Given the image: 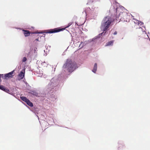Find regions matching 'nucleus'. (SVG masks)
Segmentation results:
<instances>
[{"label": "nucleus", "instance_id": "obj_15", "mask_svg": "<svg viewBox=\"0 0 150 150\" xmlns=\"http://www.w3.org/2000/svg\"><path fill=\"white\" fill-rule=\"evenodd\" d=\"M27 60V59L25 57H24L23 58V59L22 60V62H25Z\"/></svg>", "mask_w": 150, "mask_h": 150}, {"label": "nucleus", "instance_id": "obj_18", "mask_svg": "<svg viewBox=\"0 0 150 150\" xmlns=\"http://www.w3.org/2000/svg\"><path fill=\"white\" fill-rule=\"evenodd\" d=\"M103 34V32L102 33H100V34L99 35V37H100V36H101L102 35V34Z\"/></svg>", "mask_w": 150, "mask_h": 150}, {"label": "nucleus", "instance_id": "obj_9", "mask_svg": "<svg viewBox=\"0 0 150 150\" xmlns=\"http://www.w3.org/2000/svg\"><path fill=\"white\" fill-rule=\"evenodd\" d=\"M148 35H147L146 33L144 31H142V33L141 34V35L139 36V38L140 37V38H142L143 39H145V40H146L147 41L148 40L147 39L146 40L145 39V37L146 36H147Z\"/></svg>", "mask_w": 150, "mask_h": 150}, {"label": "nucleus", "instance_id": "obj_1", "mask_svg": "<svg viewBox=\"0 0 150 150\" xmlns=\"http://www.w3.org/2000/svg\"><path fill=\"white\" fill-rule=\"evenodd\" d=\"M63 67L66 69L69 72L71 73L77 68V64L71 60L67 59Z\"/></svg>", "mask_w": 150, "mask_h": 150}, {"label": "nucleus", "instance_id": "obj_16", "mask_svg": "<svg viewBox=\"0 0 150 150\" xmlns=\"http://www.w3.org/2000/svg\"><path fill=\"white\" fill-rule=\"evenodd\" d=\"M147 49L148 51L150 52V44L147 47Z\"/></svg>", "mask_w": 150, "mask_h": 150}, {"label": "nucleus", "instance_id": "obj_8", "mask_svg": "<svg viewBox=\"0 0 150 150\" xmlns=\"http://www.w3.org/2000/svg\"><path fill=\"white\" fill-rule=\"evenodd\" d=\"M134 23L135 24V25L136 26L137 28H139V29H142L141 27L138 28L137 26L138 25L141 26L143 25V22H141V21L137 20H135V21H134Z\"/></svg>", "mask_w": 150, "mask_h": 150}, {"label": "nucleus", "instance_id": "obj_10", "mask_svg": "<svg viewBox=\"0 0 150 150\" xmlns=\"http://www.w3.org/2000/svg\"><path fill=\"white\" fill-rule=\"evenodd\" d=\"M23 31L24 32L23 33L25 37H27L30 35V33L29 30H23Z\"/></svg>", "mask_w": 150, "mask_h": 150}, {"label": "nucleus", "instance_id": "obj_19", "mask_svg": "<svg viewBox=\"0 0 150 150\" xmlns=\"http://www.w3.org/2000/svg\"><path fill=\"white\" fill-rule=\"evenodd\" d=\"M117 32L116 31H115L114 32V33H113V34L114 35H116L117 34Z\"/></svg>", "mask_w": 150, "mask_h": 150}, {"label": "nucleus", "instance_id": "obj_12", "mask_svg": "<svg viewBox=\"0 0 150 150\" xmlns=\"http://www.w3.org/2000/svg\"><path fill=\"white\" fill-rule=\"evenodd\" d=\"M114 41V40H111L108 42L106 43L105 46H107L112 45L113 44Z\"/></svg>", "mask_w": 150, "mask_h": 150}, {"label": "nucleus", "instance_id": "obj_20", "mask_svg": "<svg viewBox=\"0 0 150 150\" xmlns=\"http://www.w3.org/2000/svg\"><path fill=\"white\" fill-rule=\"evenodd\" d=\"M35 40L38 41V39H36Z\"/></svg>", "mask_w": 150, "mask_h": 150}, {"label": "nucleus", "instance_id": "obj_3", "mask_svg": "<svg viewBox=\"0 0 150 150\" xmlns=\"http://www.w3.org/2000/svg\"><path fill=\"white\" fill-rule=\"evenodd\" d=\"M72 22H70L68 24L67 26L64 28H54V29L47 30L46 33H52L63 31L65 30L66 28L69 27L72 24Z\"/></svg>", "mask_w": 150, "mask_h": 150}, {"label": "nucleus", "instance_id": "obj_7", "mask_svg": "<svg viewBox=\"0 0 150 150\" xmlns=\"http://www.w3.org/2000/svg\"><path fill=\"white\" fill-rule=\"evenodd\" d=\"M126 15V14L125 13H123V12L120 13L119 14L118 17H116L115 19H116L117 21H119L120 20L124 19V18L123 17L122 18V16H125Z\"/></svg>", "mask_w": 150, "mask_h": 150}, {"label": "nucleus", "instance_id": "obj_13", "mask_svg": "<svg viewBox=\"0 0 150 150\" xmlns=\"http://www.w3.org/2000/svg\"><path fill=\"white\" fill-rule=\"evenodd\" d=\"M97 64L96 63L95 64L92 71L94 73H95L97 70Z\"/></svg>", "mask_w": 150, "mask_h": 150}, {"label": "nucleus", "instance_id": "obj_4", "mask_svg": "<svg viewBox=\"0 0 150 150\" xmlns=\"http://www.w3.org/2000/svg\"><path fill=\"white\" fill-rule=\"evenodd\" d=\"M21 99L23 101L25 102L29 106L33 107V103L31 102L29 99H28L26 97L23 96H21Z\"/></svg>", "mask_w": 150, "mask_h": 150}, {"label": "nucleus", "instance_id": "obj_5", "mask_svg": "<svg viewBox=\"0 0 150 150\" xmlns=\"http://www.w3.org/2000/svg\"><path fill=\"white\" fill-rule=\"evenodd\" d=\"M25 73V69H24L23 70L21 71L20 73L18 75V80H20L23 79L24 77Z\"/></svg>", "mask_w": 150, "mask_h": 150}, {"label": "nucleus", "instance_id": "obj_2", "mask_svg": "<svg viewBox=\"0 0 150 150\" xmlns=\"http://www.w3.org/2000/svg\"><path fill=\"white\" fill-rule=\"evenodd\" d=\"M113 21L112 18L109 16H107L103 18L101 24V27L103 28L104 31L108 29Z\"/></svg>", "mask_w": 150, "mask_h": 150}, {"label": "nucleus", "instance_id": "obj_14", "mask_svg": "<svg viewBox=\"0 0 150 150\" xmlns=\"http://www.w3.org/2000/svg\"><path fill=\"white\" fill-rule=\"evenodd\" d=\"M1 78H2L5 79H7L6 74H0Z\"/></svg>", "mask_w": 150, "mask_h": 150}, {"label": "nucleus", "instance_id": "obj_11", "mask_svg": "<svg viewBox=\"0 0 150 150\" xmlns=\"http://www.w3.org/2000/svg\"><path fill=\"white\" fill-rule=\"evenodd\" d=\"M0 89L6 92H8L9 91V90L7 88H5V87L3 86L0 85Z\"/></svg>", "mask_w": 150, "mask_h": 150}, {"label": "nucleus", "instance_id": "obj_22", "mask_svg": "<svg viewBox=\"0 0 150 150\" xmlns=\"http://www.w3.org/2000/svg\"><path fill=\"white\" fill-rule=\"evenodd\" d=\"M140 39V38H139V39Z\"/></svg>", "mask_w": 150, "mask_h": 150}, {"label": "nucleus", "instance_id": "obj_6", "mask_svg": "<svg viewBox=\"0 0 150 150\" xmlns=\"http://www.w3.org/2000/svg\"><path fill=\"white\" fill-rule=\"evenodd\" d=\"M14 71L15 70H13L11 72L6 74L7 79L9 78H12L13 77V76L15 75Z\"/></svg>", "mask_w": 150, "mask_h": 150}, {"label": "nucleus", "instance_id": "obj_17", "mask_svg": "<svg viewBox=\"0 0 150 150\" xmlns=\"http://www.w3.org/2000/svg\"><path fill=\"white\" fill-rule=\"evenodd\" d=\"M93 0H88V2L89 3L93 2Z\"/></svg>", "mask_w": 150, "mask_h": 150}, {"label": "nucleus", "instance_id": "obj_21", "mask_svg": "<svg viewBox=\"0 0 150 150\" xmlns=\"http://www.w3.org/2000/svg\"><path fill=\"white\" fill-rule=\"evenodd\" d=\"M105 33L104 34V35H105Z\"/></svg>", "mask_w": 150, "mask_h": 150}]
</instances>
